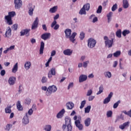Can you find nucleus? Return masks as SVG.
Instances as JSON below:
<instances>
[{
	"label": "nucleus",
	"instance_id": "nucleus-1",
	"mask_svg": "<svg viewBox=\"0 0 131 131\" xmlns=\"http://www.w3.org/2000/svg\"><path fill=\"white\" fill-rule=\"evenodd\" d=\"M111 35L112 38L111 39H109L108 36H104L103 37L104 40V43L106 48H108V49H110L112 48L114 45V41L115 40V34L114 33H111Z\"/></svg>",
	"mask_w": 131,
	"mask_h": 131
},
{
	"label": "nucleus",
	"instance_id": "nucleus-2",
	"mask_svg": "<svg viewBox=\"0 0 131 131\" xmlns=\"http://www.w3.org/2000/svg\"><path fill=\"white\" fill-rule=\"evenodd\" d=\"M65 124L62 125V130L72 131V126L71 125V119L69 117H66L65 118Z\"/></svg>",
	"mask_w": 131,
	"mask_h": 131
},
{
	"label": "nucleus",
	"instance_id": "nucleus-3",
	"mask_svg": "<svg viewBox=\"0 0 131 131\" xmlns=\"http://www.w3.org/2000/svg\"><path fill=\"white\" fill-rule=\"evenodd\" d=\"M72 32V31H71V29H67L64 31L66 38H70V40L74 43V41H75V36H76L77 33H76V32H74L71 35Z\"/></svg>",
	"mask_w": 131,
	"mask_h": 131
},
{
	"label": "nucleus",
	"instance_id": "nucleus-4",
	"mask_svg": "<svg viewBox=\"0 0 131 131\" xmlns=\"http://www.w3.org/2000/svg\"><path fill=\"white\" fill-rule=\"evenodd\" d=\"M58 89L55 85L49 86L46 92V95L47 97H49L53 94V93H56Z\"/></svg>",
	"mask_w": 131,
	"mask_h": 131
},
{
	"label": "nucleus",
	"instance_id": "nucleus-5",
	"mask_svg": "<svg viewBox=\"0 0 131 131\" xmlns=\"http://www.w3.org/2000/svg\"><path fill=\"white\" fill-rule=\"evenodd\" d=\"M96 43H97V41L93 38H90L88 41V47H89L90 49H93L96 47Z\"/></svg>",
	"mask_w": 131,
	"mask_h": 131
},
{
	"label": "nucleus",
	"instance_id": "nucleus-6",
	"mask_svg": "<svg viewBox=\"0 0 131 131\" xmlns=\"http://www.w3.org/2000/svg\"><path fill=\"white\" fill-rule=\"evenodd\" d=\"M28 10V14L29 16H33V11L35 9V6L31 3H29L27 6Z\"/></svg>",
	"mask_w": 131,
	"mask_h": 131
},
{
	"label": "nucleus",
	"instance_id": "nucleus-7",
	"mask_svg": "<svg viewBox=\"0 0 131 131\" xmlns=\"http://www.w3.org/2000/svg\"><path fill=\"white\" fill-rule=\"evenodd\" d=\"M14 4L15 9L19 10L22 7V1L14 0Z\"/></svg>",
	"mask_w": 131,
	"mask_h": 131
},
{
	"label": "nucleus",
	"instance_id": "nucleus-8",
	"mask_svg": "<svg viewBox=\"0 0 131 131\" xmlns=\"http://www.w3.org/2000/svg\"><path fill=\"white\" fill-rule=\"evenodd\" d=\"M75 125H76L79 130H82V129H83V125L81 124L79 120H77L75 121Z\"/></svg>",
	"mask_w": 131,
	"mask_h": 131
},
{
	"label": "nucleus",
	"instance_id": "nucleus-9",
	"mask_svg": "<svg viewBox=\"0 0 131 131\" xmlns=\"http://www.w3.org/2000/svg\"><path fill=\"white\" fill-rule=\"evenodd\" d=\"M113 97V92H110L108 97L105 98L103 100V104H108L110 101H111V98Z\"/></svg>",
	"mask_w": 131,
	"mask_h": 131
},
{
	"label": "nucleus",
	"instance_id": "nucleus-10",
	"mask_svg": "<svg viewBox=\"0 0 131 131\" xmlns=\"http://www.w3.org/2000/svg\"><path fill=\"white\" fill-rule=\"evenodd\" d=\"M38 27V17H36L35 20L32 25V30H34Z\"/></svg>",
	"mask_w": 131,
	"mask_h": 131
},
{
	"label": "nucleus",
	"instance_id": "nucleus-11",
	"mask_svg": "<svg viewBox=\"0 0 131 131\" xmlns=\"http://www.w3.org/2000/svg\"><path fill=\"white\" fill-rule=\"evenodd\" d=\"M11 35H12V29H11V27H8L6 29L5 37H7V38H9V37H11Z\"/></svg>",
	"mask_w": 131,
	"mask_h": 131
},
{
	"label": "nucleus",
	"instance_id": "nucleus-12",
	"mask_svg": "<svg viewBox=\"0 0 131 131\" xmlns=\"http://www.w3.org/2000/svg\"><path fill=\"white\" fill-rule=\"evenodd\" d=\"M30 32V29H26L22 30L20 32V36H24V35L29 36Z\"/></svg>",
	"mask_w": 131,
	"mask_h": 131
},
{
	"label": "nucleus",
	"instance_id": "nucleus-13",
	"mask_svg": "<svg viewBox=\"0 0 131 131\" xmlns=\"http://www.w3.org/2000/svg\"><path fill=\"white\" fill-rule=\"evenodd\" d=\"M129 124H130V122L129 121L123 123L122 124L120 125L119 127L122 130H123L125 128L128 127L129 126Z\"/></svg>",
	"mask_w": 131,
	"mask_h": 131
},
{
	"label": "nucleus",
	"instance_id": "nucleus-14",
	"mask_svg": "<svg viewBox=\"0 0 131 131\" xmlns=\"http://www.w3.org/2000/svg\"><path fill=\"white\" fill-rule=\"evenodd\" d=\"M53 75H56V69L55 68H53L48 73V78H52Z\"/></svg>",
	"mask_w": 131,
	"mask_h": 131
},
{
	"label": "nucleus",
	"instance_id": "nucleus-15",
	"mask_svg": "<svg viewBox=\"0 0 131 131\" xmlns=\"http://www.w3.org/2000/svg\"><path fill=\"white\" fill-rule=\"evenodd\" d=\"M86 79H88V76L86 75L81 74L79 77V82L81 83V82L86 81Z\"/></svg>",
	"mask_w": 131,
	"mask_h": 131
},
{
	"label": "nucleus",
	"instance_id": "nucleus-16",
	"mask_svg": "<svg viewBox=\"0 0 131 131\" xmlns=\"http://www.w3.org/2000/svg\"><path fill=\"white\" fill-rule=\"evenodd\" d=\"M50 37H51V33H45L41 36V38L42 39H43L44 40H47V39H49Z\"/></svg>",
	"mask_w": 131,
	"mask_h": 131
},
{
	"label": "nucleus",
	"instance_id": "nucleus-17",
	"mask_svg": "<svg viewBox=\"0 0 131 131\" xmlns=\"http://www.w3.org/2000/svg\"><path fill=\"white\" fill-rule=\"evenodd\" d=\"M23 123L24 124H28L29 123V118H28V114L26 113V115L23 119Z\"/></svg>",
	"mask_w": 131,
	"mask_h": 131
},
{
	"label": "nucleus",
	"instance_id": "nucleus-18",
	"mask_svg": "<svg viewBox=\"0 0 131 131\" xmlns=\"http://www.w3.org/2000/svg\"><path fill=\"white\" fill-rule=\"evenodd\" d=\"M8 82L10 85H14L16 82V77H10L8 80Z\"/></svg>",
	"mask_w": 131,
	"mask_h": 131
},
{
	"label": "nucleus",
	"instance_id": "nucleus-19",
	"mask_svg": "<svg viewBox=\"0 0 131 131\" xmlns=\"http://www.w3.org/2000/svg\"><path fill=\"white\" fill-rule=\"evenodd\" d=\"M65 114V109L62 108L56 115L57 118H62Z\"/></svg>",
	"mask_w": 131,
	"mask_h": 131
},
{
	"label": "nucleus",
	"instance_id": "nucleus-20",
	"mask_svg": "<svg viewBox=\"0 0 131 131\" xmlns=\"http://www.w3.org/2000/svg\"><path fill=\"white\" fill-rule=\"evenodd\" d=\"M73 52V51L69 49L64 50L63 52L64 55H65L66 56H71Z\"/></svg>",
	"mask_w": 131,
	"mask_h": 131
},
{
	"label": "nucleus",
	"instance_id": "nucleus-21",
	"mask_svg": "<svg viewBox=\"0 0 131 131\" xmlns=\"http://www.w3.org/2000/svg\"><path fill=\"white\" fill-rule=\"evenodd\" d=\"M66 106L68 110H72L74 107V103L72 102H69L67 103Z\"/></svg>",
	"mask_w": 131,
	"mask_h": 131
},
{
	"label": "nucleus",
	"instance_id": "nucleus-22",
	"mask_svg": "<svg viewBox=\"0 0 131 131\" xmlns=\"http://www.w3.org/2000/svg\"><path fill=\"white\" fill-rule=\"evenodd\" d=\"M44 49H45V42H43V41H41L40 42V49H39L40 55H42V54H43Z\"/></svg>",
	"mask_w": 131,
	"mask_h": 131
},
{
	"label": "nucleus",
	"instance_id": "nucleus-23",
	"mask_svg": "<svg viewBox=\"0 0 131 131\" xmlns=\"http://www.w3.org/2000/svg\"><path fill=\"white\" fill-rule=\"evenodd\" d=\"M5 19L7 21L6 24H8V25H12L13 20H12V18L8 16H5Z\"/></svg>",
	"mask_w": 131,
	"mask_h": 131
},
{
	"label": "nucleus",
	"instance_id": "nucleus-24",
	"mask_svg": "<svg viewBox=\"0 0 131 131\" xmlns=\"http://www.w3.org/2000/svg\"><path fill=\"white\" fill-rule=\"evenodd\" d=\"M91 119L90 118H87L85 120H84V124H85V126H86V127H88V126H90V125H91Z\"/></svg>",
	"mask_w": 131,
	"mask_h": 131
},
{
	"label": "nucleus",
	"instance_id": "nucleus-25",
	"mask_svg": "<svg viewBox=\"0 0 131 131\" xmlns=\"http://www.w3.org/2000/svg\"><path fill=\"white\" fill-rule=\"evenodd\" d=\"M129 6L128 1L127 0H123V8L124 9H127Z\"/></svg>",
	"mask_w": 131,
	"mask_h": 131
},
{
	"label": "nucleus",
	"instance_id": "nucleus-26",
	"mask_svg": "<svg viewBox=\"0 0 131 131\" xmlns=\"http://www.w3.org/2000/svg\"><path fill=\"white\" fill-rule=\"evenodd\" d=\"M16 107L18 111H23V106L21 105L20 101H18L16 103Z\"/></svg>",
	"mask_w": 131,
	"mask_h": 131
},
{
	"label": "nucleus",
	"instance_id": "nucleus-27",
	"mask_svg": "<svg viewBox=\"0 0 131 131\" xmlns=\"http://www.w3.org/2000/svg\"><path fill=\"white\" fill-rule=\"evenodd\" d=\"M18 71V62H16L12 68V73H16Z\"/></svg>",
	"mask_w": 131,
	"mask_h": 131
},
{
	"label": "nucleus",
	"instance_id": "nucleus-28",
	"mask_svg": "<svg viewBox=\"0 0 131 131\" xmlns=\"http://www.w3.org/2000/svg\"><path fill=\"white\" fill-rule=\"evenodd\" d=\"M31 66V62L30 61H27L25 64V68L26 70H29L30 69V67Z\"/></svg>",
	"mask_w": 131,
	"mask_h": 131
},
{
	"label": "nucleus",
	"instance_id": "nucleus-29",
	"mask_svg": "<svg viewBox=\"0 0 131 131\" xmlns=\"http://www.w3.org/2000/svg\"><path fill=\"white\" fill-rule=\"evenodd\" d=\"M14 16H16V12H15V11H11L8 12V15L5 16L12 18V17H14Z\"/></svg>",
	"mask_w": 131,
	"mask_h": 131
},
{
	"label": "nucleus",
	"instance_id": "nucleus-30",
	"mask_svg": "<svg viewBox=\"0 0 131 131\" xmlns=\"http://www.w3.org/2000/svg\"><path fill=\"white\" fill-rule=\"evenodd\" d=\"M104 91V86L103 85H101L99 88V91L96 93V95H101L102 93H103Z\"/></svg>",
	"mask_w": 131,
	"mask_h": 131
},
{
	"label": "nucleus",
	"instance_id": "nucleus-31",
	"mask_svg": "<svg viewBox=\"0 0 131 131\" xmlns=\"http://www.w3.org/2000/svg\"><path fill=\"white\" fill-rule=\"evenodd\" d=\"M105 77H107V78H111V76H112V74H111V72H104L103 73Z\"/></svg>",
	"mask_w": 131,
	"mask_h": 131
},
{
	"label": "nucleus",
	"instance_id": "nucleus-32",
	"mask_svg": "<svg viewBox=\"0 0 131 131\" xmlns=\"http://www.w3.org/2000/svg\"><path fill=\"white\" fill-rule=\"evenodd\" d=\"M57 9H58V6H54L50 9L49 12L50 13H56V12H57Z\"/></svg>",
	"mask_w": 131,
	"mask_h": 131
},
{
	"label": "nucleus",
	"instance_id": "nucleus-33",
	"mask_svg": "<svg viewBox=\"0 0 131 131\" xmlns=\"http://www.w3.org/2000/svg\"><path fill=\"white\" fill-rule=\"evenodd\" d=\"M45 131H51L52 130V126L51 125H46L44 127Z\"/></svg>",
	"mask_w": 131,
	"mask_h": 131
},
{
	"label": "nucleus",
	"instance_id": "nucleus-34",
	"mask_svg": "<svg viewBox=\"0 0 131 131\" xmlns=\"http://www.w3.org/2000/svg\"><path fill=\"white\" fill-rule=\"evenodd\" d=\"M83 8L85 10V11H89L90 8V3H86V4L84 5Z\"/></svg>",
	"mask_w": 131,
	"mask_h": 131
},
{
	"label": "nucleus",
	"instance_id": "nucleus-35",
	"mask_svg": "<svg viewBox=\"0 0 131 131\" xmlns=\"http://www.w3.org/2000/svg\"><path fill=\"white\" fill-rule=\"evenodd\" d=\"M112 15H113V12H110L107 15V22L109 23L110 22V20H111V17H112Z\"/></svg>",
	"mask_w": 131,
	"mask_h": 131
},
{
	"label": "nucleus",
	"instance_id": "nucleus-36",
	"mask_svg": "<svg viewBox=\"0 0 131 131\" xmlns=\"http://www.w3.org/2000/svg\"><path fill=\"white\" fill-rule=\"evenodd\" d=\"M11 108H12V106L8 105L7 107L5 108V112L6 113H11L12 112V111L11 110Z\"/></svg>",
	"mask_w": 131,
	"mask_h": 131
},
{
	"label": "nucleus",
	"instance_id": "nucleus-37",
	"mask_svg": "<svg viewBox=\"0 0 131 131\" xmlns=\"http://www.w3.org/2000/svg\"><path fill=\"white\" fill-rule=\"evenodd\" d=\"M79 14H80V15H86V12H85V9L82 7V9H80Z\"/></svg>",
	"mask_w": 131,
	"mask_h": 131
},
{
	"label": "nucleus",
	"instance_id": "nucleus-38",
	"mask_svg": "<svg viewBox=\"0 0 131 131\" xmlns=\"http://www.w3.org/2000/svg\"><path fill=\"white\" fill-rule=\"evenodd\" d=\"M92 106L91 105H88L84 109L85 113H90V111H91V109Z\"/></svg>",
	"mask_w": 131,
	"mask_h": 131
},
{
	"label": "nucleus",
	"instance_id": "nucleus-39",
	"mask_svg": "<svg viewBox=\"0 0 131 131\" xmlns=\"http://www.w3.org/2000/svg\"><path fill=\"white\" fill-rule=\"evenodd\" d=\"M116 35L119 38H121V30L119 29V30L117 31Z\"/></svg>",
	"mask_w": 131,
	"mask_h": 131
},
{
	"label": "nucleus",
	"instance_id": "nucleus-40",
	"mask_svg": "<svg viewBox=\"0 0 131 131\" xmlns=\"http://www.w3.org/2000/svg\"><path fill=\"white\" fill-rule=\"evenodd\" d=\"M120 54H121V52L120 51H117L113 54V55L115 58H117L120 56Z\"/></svg>",
	"mask_w": 131,
	"mask_h": 131
},
{
	"label": "nucleus",
	"instance_id": "nucleus-41",
	"mask_svg": "<svg viewBox=\"0 0 131 131\" xmlns=\"http://www.w3.org/2000/svg\"><path fill=\"white\" fill-rule=\"evenodd\" d=\"M130 33V32L128 30H124L122 33V34L123 35V36H126V35L129 34Z\"/></svg>",
	"mask_w": 131,
	"mask_h": 131
},
{
	"label": "nucleus",
	"instance_id": "nucleus-42",
	"mask_svg": "<svg viewBox=\"0 0 131 131\" xmlns=\"http://www.w3.org/2000/svg\"><path fill=\"white\" fill-rule=\"evenodd\" d=\"M120 103H121V101L120 100H118L117 102L114 103L113 105L114 109H116V108H117V107H118V106H119V104H120Z\"/></svg>",
	"mask_w": 131,
	"mask_h": 131
},
{
	"label": "nucleus",
	"instance_id": "nucleus-43",
	"mask_svg": "<svg viewBox=\"0 0 131 131\" xmlns=\"http://www.w3.org/2000/svg\"><path fill=\"white\" fill-rule=\"evenodd\" d=\"M23 86L21 84L19 85L18 91V93L19 95H20V94L23 92Z\"/></svg>",
	"mask_w": 131,
	"mask_h": 131
},
{
	"label": "nucleus",
	"instance_id": "nucleus-44",
	"mask_svg": "<svg viewBox=\"0 0 131 131\" xmlns=\"http://www.w3.org/2000/svg\"><path fill=\"white\" fill-rule=\"evenodd\" d=\"M13 127V125L12 124H8L6 125V128H5L6 130L9 131L12 127Z\"/></svg>",
	"mask_w": 131,
	"mask_h": 131
},
{
	"label": "nucleus",
	"instance_id": "nucleus-45",
	"mask_svg": "<svg viewBox=\"0 0 131 131\" xmlns=\"http://www.w3.org/2000/svg\"><path fill=\"white\" fill-rule=\"evenodd\" d=\"M31 103V99L30 98H26L25 100V104L26 105H29Z\"/></svg>",
	"mask_w": 131,
	"mask_h": 131
},
{
	"label": "nucleus",
	"instance_id": "nucleus-46",
	"mask_svg": "<svg viewBox=\"0 0 131 131\" xmlns=\"http://www.w3.org/2000/svg\"><path fill=\"white\" fill-rule=\"evenodd\" d=\"M90 64V61L87 60L85 61H84L83 62V67L84 68H86V67H88V64Z\"/></svg>",
	"mask_w": 131,
	"mask_h": 131
},
{
	"label": "nucleus",
	"instance_id": "nucleus-47",
	"mask_svg": "<svg viewBox=\"0 0 131 131\" xmlns=\"http://www.w3.org/2000/svg\"><path fill=\"white\" fill-rule=\"evenodd\" d=\"M117 4H114L112 7V12H115V11H116V10H117Z\"/></svg>",
	"mask_w": 131,
	"mask_h": 131
},
{
	"label": "nucleus",
	"instance_id": "nucleus-48",
	"mask_svg": "<svg viewBox=\"0 0 131 131\" xmlns=\"http://www.w3.org/2000/svg\"><path fill=\"white\" fill-rule=\"evenodd\" d=\"M86 103V101L83 100L81 102V105L80 106V109H82V108H83V107H84V105H85Z\"/></svg>",
	"mask_w": 131,
	"mask_h": 131
},
{
	"label": "nucleus",
	"instance_id": "nucleus-49",
	"mask_svg": "<svg viewBox=\"0 0 131 131\" xmlns=\"http://www.w3.org/2000/svg\"><path fill=\"white\" fill-rule=\"evenodd\" d=\"M84 35H85V34H84V32H81L80 33L79 38H80L81 40H82L83 38H84Z\"/></svg>",
	"mask_w": 131,
	"mask_h": 131
},
{
	"label": "nucleus",
	"instance_id": "nucleus-50",
	"mask_svg": "<svg viewBox=\"0 0 131 131\" xmlns=\"http://www.w3.org/2000/svg\"><path fill=\"white\" fill-rule=\"evenodd\" d=\"M47 81H48V78L45 76L42 77V79H41L42 83H46V82H47Z\"/></svg>",
	"mask_w": 131,
	"mask_h": 131
},
{
	"label": "nucleus",
	"instance_id": "nucleus-51",
	"mask_svg": "<svg viewBox=\"0 0 131 131\" xmlns=\"http://www.w3.org/2000/svg\"><path fill=\"white\" fill-rule=\"evenodd\" d=\"M112 111H108L106 113V116L107 117H112Z\"/></svg>",
	"mask_w": 131,
	"mask_h": 131
},
{
	"label": "nucleus",
	"instance_id": "nucleus-52",
	"mask_svg": "<svg viewBox=\"0 0 131 131\" xmlns=\"http://www.w3.org/2000/svg\"><path fill=\"white\" fill-rule=\"evenodd\" d=\"M12 29L15 31L18 29V24H15L12 26Z\"/></svg>",
	"mask_w": 131,
	"mask_h": 131
},
{
	"label": "nucleus",
	"instance_id": "nucleus-53",
	"mask_svg": "<svg viewBox=\"0 0 131 131\" xmlns=\"http://www.w3.org/2000/svg\"><path fill=\"white\" fill-rule=\"evenodd\" d=\"M102 6H99L97 9V14H99V13H102Z\"/></svg>",
	"mask_w": 131,
	"mask_h": 131
},
{
	"label": "nucleus",
	"instance_id": "nucleus-54",
	"mask_svg": "<svg viewBox=\"0 0 131 131\" xmlns=\"http://www.w3.org/2000/svg\"><path fill=\"white\" fill-rule=\"evenodd\" d=\"M92 94H93V90L92 89H90L88 91L87 93H86V96L88 97H90V96L92 95Z\"/></svg>",
	"mask_w": 131,
	"mask_h": 131
},
{
	"label": "nucleus",
	"instance_id": "nucleus-55",
	"mask_svg": "<svg viewBox=\"0 0 131 131\" xmlns=\"http://www.w3.org/2000/svg\"><path fill=\"white\" fill-rule=\"evenodd\" d=\"M57 25V21L54 20V21L52 23L51 27V28H54V26Z\"/></svg>",
	"mask_w": 131,
	"mask_h": 131
},
{
	"label": "nucleus",
	"instance_id": "nucleus-56",
	"mask_svg": "<svg viewBox=\"0 0 131 131\" xmlns=\"http://www.w3.org/2000/svg\"><path fill=\"white\" fill-rule=\"evenodd\" d=\"M118 119H121V120H123L124 119L123 115H122V114H121L120 116L118 117V118H117L116 120V122L117 121V120H118Z\"/></svg>",
	"mask_w": 131,
	"mask_h": 131
},
{
	"label": "nucleus",
	"instance_id": "nucleus-57",
	"mask_svg": "<svg viewBox=\"0 0 131 131\" xmlns=\"http://www.w3.org/2000/svg\"><path fill=\"white\" fill-rule=\"evenodd\" d=\"M0 74L1 76H4V75L6 74V71L5 70H2Z\"/></svg>",
	"mask_w": 131,
	"mask_h": 131
},
{
	"label": "nucleus",
	"instance_id": "nucleus-58",
	"mask_svg": "<svg viewBox=\"0 0 131 131\" xmlns=\"http://www.w3.org/2000/svg\"><path fill=\"white\" fill-rule=\"evenodd\" d=\"M28 114H29V115H32V114H33V110L30 108L28 112Z\"/></svg>",
	"mask_w": 131,
	"mask_h": 131
},
{
	"label": "nucleus",
	"instance_id": "nucleus-59",
	"mask_svg": "<svg viewBox=\"0 0 131 131\" xmlns=\"http://www.w3.org/2000/svg\"><path fill=\"white\" fill-rule=\"evenodd\" d=\"M60 17V15L59 14H56L54 17H53V19L54 20L56 21V20H58Z\"/></svg>",
	"mask_w": 131,
	"mask_h": 131
},
{
	"label": "nucleus",
	"instance_id": "nucleus-60",
	"mask_svg": "<svg viewBox=\"0 0 131 131\" xmlns=\"http://www.w3.org/2000/svg\"><path fill=\"white\" fill-rule=\"evenodd\" d=\"M71 88H73V82H71L69 83L68 86V90H70Z\"/></svg>",
	"mask_w": 131,
	"mask_h": 131
},
{
	"label": "nucleus",
	"instance_id": "nucleus-61",
	"mask_svg": "<svg viewBox=\"0 0 131 131\" xmlns=\"http://www.w3.org/2000/svg\"><path fill=\"white\" fill-rule=\"evenodd\" d=\"M95 99V96H91L89 97L88 100L89 101H93Z\"/></svg>",
	"mask_w": 131,
	"mask_h": 131
},
{
	"label": "nucleus",
	"instance_id": "nucleus-62",
	"mask_svg": "<svg viewBox=\"0 0 131 131\" xmlns=\"http://www.w3.org/2000/svg\"><path fill=\"white\" fill-rule=\"evenodd\" d=\"M60 27V25L58 24H56V25L54 26V30H58Z\"/></svg>",
	"mask_w": 131,
	"mask_h": 131
},
{
	"label": "nucleus",
	"instance_id": "nucleus-63",
	"mask_svg": "<svg viewBox=\"0 0 131 131\" xmlns=\"http://www.w3.org/2000/svg\"><path fill=\"white\" fill-rule=\"evenodd\" d=\"M117 64H118V62H117V61H114L113 67L114 68H116V67L117 66Z\"/></svg>",
	"mask_w": 131,
	"mask_h": 131
},
{
	"label": "nucleus",
	"instance_id": "nucleus-64",
	"mask_svg": "<svg viewBox=\"0 0 131 131\" xmlns=\"http://www.w3.org/2000/svg\"><path fill=\"white\" fill-rule=\"evenodd\" d=\"M56 55V51L53 50L51 54V57H54Z\"/></svg>",
	"mask_w": 131,
	"mask_h": 131
}]
</instances>
